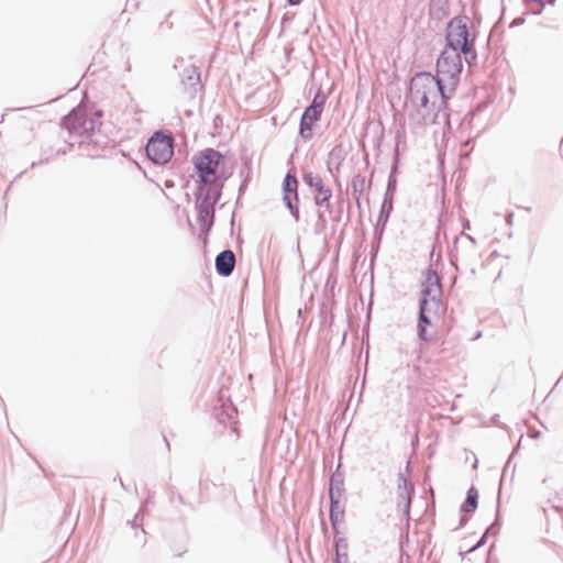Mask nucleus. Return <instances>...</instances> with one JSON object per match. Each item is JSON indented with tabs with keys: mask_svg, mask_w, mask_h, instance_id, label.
Returning <instances> with one entry per match:
<instances>
[{
	"mask_svg": "<svg viewBox=\"0 0 563 563\" xmlns=\"http://www.w3.org/2000/svg\"><path fill=\"white\" fill-rule=\"evenodd\" d=\"M452 93L444 88L431 74L416 75L410 82V90L405 103V117L409 124L419 126L427 124L444 100Z\"/></svg>",
	"mask_w": 563,
	"mask_h": 563,
	"instance_id": "obj_1",
	"label": "nucleus"
},
{
	"mask_svg": "<svg viewBox=\"0 0 563 563\" xmlns=\"http://www.w3.org/2000/svg\"><path fill=\"white\" fill-rule=\"evenodd\" d=\"M441 286L438 275L429 272L422 289L420 302L419 335L426 339V325L431 322V317L437 316L441 310Z\"/></svg>",
	"mask_w": 563,
	"mask_h": 563,
	"instance_id": "obj_2",
	"label": "nucleus"
},
{
	"mask_svg": "<svg viewBox=\"0 0 563 563\" xmlns=\"http://www.w3.org/2000/svg\"><path fill=\"white\" fill-rule=\"evenodd\" d=\"M471 21L466 16H456L452 19L446 29V48H454L465 56L474 57L473 42L474 34L470 31Z\"/></svg>",
	"mask_w": 563,
	"mask_h": 563,
	"instance_id": "obj_3",
	"label": "nucleus"
},
{
	"mask_svg": "<svg viewBox=\"0 0 563 563\" xmlns=\"http://www.w3.org/2000/svg\"><path fill=\"white\" fill-rule=\"evenodd\" d=\"M462 71L461 53L454 48H444L437 62L435 79L453 93Z\"/></svg>",
	"mask_w": 563,
	"mask_h": 563,
	"instance_id": "obj_4",
	"label": "nucleus"
},
{
	"mask_svg": "<svg viewBox=\"0 0 563 563\" xmlns=\"http://www.w3.org/2000/svg\"><path fill=\"white\" fill-rule=\"evenodd\" d=\"M222 155L214 150H206L195 157V168L200 180L207 185L214 184L222 175Z\"/></svg>",
	"mask_w": 563,
	"mask_h": 563,
	"instance_id": "obj_5",
	"label": "nucleus"
},
{
	"mask_svg": "<svg viewBox=\"0 0 563 563\" xmlns=\"http://www.w3.org/2000/svg\"><path fill=\"white\" fill-rule=\"evenodd\" d=\"M147 157L155 164H165L173 156V140L168 135L155 133L146 145Z\"/></svg>",
	"mask_w": 563,
	"mask_h": 563,
	"instance_id": "obj_6",
	"label": "nucleus"
},
{
	"mask_svg": "<svg viewBox=\"0 0 563 563\" xmlns=\"http://www.w3.org/2000/svg\"><path fill=\"white\" fill-rule=\"evenodd\" d=\"M325 98L323 96L317 95L309 106L302 117L300 122V134L305 139H310L312 136V128L314 122H317L323 111Z\"/></svg>",
	"mask_w": 563,
	"mask_h": 563,
	"instance_id": "obj_7",
	"label": "nucleus"
},
{
	"mask_svg": "<svg viewBox=\"0 0 563 563\" xmlns=\"http://www.w3.org/2000/svg\"><path fill=\"white\" fill-rule=\"evenodd\" d=\"M305 183L313 188L316 194V202L317 205H321L323 202H327L331 197V190L323 186L322 179L312 173H307L303 176Z\"/></svg>",
	"mask_w": 563,
	"mask_h": 563,
	"instance_id": "obj_8",
	"label": "nucleus"
},
{
	"mask_svg": "<svg viewBox=\"0 0 563 563\" xmlns=\"http://www.w3.org/2000/svg\"><path fill=\"white\" fill-rule=\"evenodd\" d=\"M298 181L295 177L287 175L283 183L284 189V203L297 218V210H295L294 201L297 200Z\"/></svg>",
	"mask_w": 563,
	"mask_h": 563,
	"instance_id": "obj_9",
	"label": "nucleus"
},
{
	"mask_svg": "<svg viewBox=\"0 0 563 563\" xmlns=\"http://www.w3.org/2000/svg\"><path fill=\"white\" fill-rule=\"evenodd\" d=\"M235 264V257L233 252L223 251L216 258V268L217 272L222 276H229Z\"/></svg>",
	"mask_w": 563,
	"mask_h": 563,
	"instance_id": "obj_10",
	"label": "nucleus"
},
{
	"mask_svg": "<svg viewBox=\"0 0 563 563\" xmlns=\"http://www.w3.org/2000/svg\"><path fill=\"white\" fill-rule=\"evenodd\" d=\"M411 488L407 479L400 474L398 476V496L404 503V511L409 512Z\"/></svg>",
	"mask_w": 563,
	"mask_h": 563,
	"instance_id": "obj_11",
	"label": "nucleus"
},
{
	"mask_svg": "<svg viewBox=\"0 0 563 563\" xmlns=\"http://www.w3.org/2000/svg\"><path fill=\"white\" fill-rule=\"evenodd\" d=\"M81 111L76 110L65 119V125L69 129L71 133L81 134V129L77 126V122L81 120Z\"/></svg>",
	"mask_w": 563,
	"mask_h": 563,
	"instance_id": "obj_12",
	"label": "nucleus"
},
{
	"mask_svg": "<svg viewBox=\"0 0 563 563\" xmlns=\"http://www.w3.org/2000/svg\"><path fill=\"white\" fill-rule=\"evenodd\" d=\"M478 493L474 487H471L467 492L465 503L462 505V511L471 512L477 507Z\"/></svg>",
	"mask_w": 563,
	"mask_h": 563,
	"instance_id": "obj_13",
	"label": "nucleus"
},
{
	"mask_svg": "<svg viewBox=\"0 0 563 563\" xmlns=\"http://www.w3.org/2000/svg\"><path fill=\"white\" fill-rule=\"evenodd\" d=\"M200 216L203 219L207 218V217H210L211 216V210L208 207H206V208H203L201 210Z\"/></svg>",
	"mask_w": 563,
	"mask_h": 563,
	"instance_id": "obj_14",
	"label": "nucleus"
},
{
	"mask_svg": "<svg viewBox=\"0 0 563 563\" xmlns=\"http://www.w3.org/2000/svg\"><path fill=\"white\" fill-rule=\"evenodd\" d=\"M335 563H346V560L343 559L339 553V544H336V560Z\"/></svg>",
	"mask_w": 563,
	"mask_h": 563,
	"instance_id": "obj_15",
	"label": "nucleus"
},
{
	"mask_svg": "<svg viewBox=\"0 0 563 563\" xmlns=\"http://www.w3.org/2000/svg\"><path fill=\"white\" fill-rule=\"evenodd\" d=\"M93 129V123L92 122H84V126H82V130L85 132H88L89 130H92Z\"/></svg>",
	"mask_w": 563,
	"mask_h": 563,
	"instance_id": "obj_16",
	"label": "nucleus"
},
{
	"mask_svg": "<svg viewBox=\"0 0 563 563\" xmlns=\"http://www.w3.org/2000/svg\"><path fill=\"white\" fill-rule=\"evenodd\" d=\"M287 2L290 4V5H298L301 0H287Z\"/></svg>",
	"mask_w": 563,
	"mask_h": 563,
	"instance_id": "obj_17",
	"label": "nucleus"
}]
</instances>
